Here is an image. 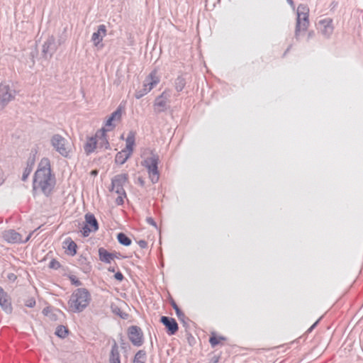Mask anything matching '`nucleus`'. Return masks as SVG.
<instances>
[{
	"mask_svg": "<svg viewBox=\"0 0 363 363\" xmlns=\"http://www.w3.org/2000/svg\"><path fill=\"white\" fill-rule=\"evenodd\" d=\"M53 184V177L51 174L50 161L48 158H43L38 167L33 179V189L40 190L44 193L50 191Z\"/></svg>",
	"mask_w": 363,
	"mask_h": 363,
	"instance_id": "f257e3e1",
	"label": "nucleus"
},
{
	"mask_svg": "<svg viewBox=\"0 0 363 363\" xmlns=\"http://www.w3.org/2000/svg\"><path fill=\"white\" fill-rule=\"evenodd\" d=\"M141 157V164L147 172L149 178L152 183L157 182L160 178L158 170L159 156L153 150L145 149Z\"/></svg>",
	"mask_w": 363,
	"mask_h": 363,
	"instance_id": "f03ea898",
	"label": "nucleus"
},
{
	"mask_svg": "<svg viewBox=\"0 0 363 363\" xmlns=\"http://www.w3.org/2000/svg\"><path fill=\"white\" fill-rule=\"evenodd\" d=\"M91 297L86 289H77L71 294L68 301V310L73 313L83 311L89 304Z\"/></svg>",
	"mask_w": 363,
	"mask_h": 363,
	"instance_id": "7ed1b4c3",
	"label": "nucleus"
},
{
	"mask_svg": "<svg viewBox=\"0 0 363 363\" xmlns=\"http://www.w3.org/2000/svg\"><path fill=\"white\" fill-rule=\"evenodd\" d=\"M128 176L127 174H121L116 175L112 179L111 191L115 192L118 196L116 199L117 205H122L124 203V199L126 197L123 186L128 182Z\"/></svg>",
	"mask_w": 363,
	"mask_h": 363,
	"instance_id": "20e7f679",
	"label": "nucleus"
},
{
	"mask_svg": "<svg viewBox=\"0 0 363 363\" xmlns=\"http://www.w3.org/2000/svg\"><path fill=\"white\" fill-rule=\"evenodd\" d=\"M51 143L55 150L63 157H69L72 151V145L60 135H53L51 139Z\"/></svg>",
	"mask_w": 363,
	"mask_h": 363,
	"instance_id": "39448f33",
	"label": "nucleus"
},
{
	"mask_svg": "<svg viewBox=\"0 0 363 363\" xmlns=\"http://www.w3.org/2000/svg\"><path fill=\"white\" fill-rule=\"evenodd\" d=\"M160 80L157 70H153L144 82L143 93H137L135 95L136 98L140 99L143 95L150 92L160 82Z\"/></svg>",
	"mask_w": 363,
	"mask_h": 363,
	"instance_id": "423d86ee",
	"label": "nucleus"
},
{
	"mask_svg": "<svg viewBox=\"0 0 363 363\" xmlns=\"http://www.w3.org/2000/svg\"><path fill=\"white\" fill-rule=\"evenodd\" d=\"M308 9L304 6H299L297 9V25L296 33L298 35L301 31H304L308 26Z\"/></svg>",
	"mask_w": 363,
	"mask_h": 363,
	"instance_id": "0eeeda50",
	"label": "nucleus"
},
{
	"mask_svg": "<svg viewBox=\"0 0 363 363\" xmlns=\"http://www.w3.org/2000/svg\"><path fill=\"white\" fill-rule=\"evenodd\" d=\"M15 98V91L6 83L0 84V110Z\"/></svg>",
	"mask_w": 363,
	"mask_h": 363,
	"instance_id": "6e6552de",
	"label": "nucleus"
},
{
	"mask_svg": "<svg viewBox=\"0 0 363 363\" xmlns=\"http://www.w3.org/2000/svg\"><path fill=\"white\" fill-rule=\"evenodd\" d=\"M99 229V224L95 216L91 213L85 215V223L82 228L83 235L86 237L91 233L96 232Z\"/></svg>",
	"mask_w": 363,
	"mask_h": 363,
	"instance_id": "1a4fd4ad",
	"label": "nucleus"
},
{
	"mask_svg": "<svg viewBox=\"0 0 363 363\" xmlns=\"http://www.w3.org/2000/svg\"><path fill=\"white\" fill-rule=\"evenodd\" d=\"M128 337L130 342L136 346H140L143 342V335L141 329L132 326L128 330Z\"/></svg>",
	"mask_w": 363,
	"mask_h": 363,
	"instance_id": "9d476101",
	"label": "nucleus"
},
{
	"mask_svg": "<svg viewBox=\"0 0 363 363\" xmlns=\"http://www.w3.org/2000/svg\"><path fill=\"white\" fill-rule=\"evenodd\" d=\"M317 28L325 35H331L334 29L333 20L330 18L320 20L317 23Z\"/></svg>",
	"mask_w": 363,
	"mask_h": 363,
	"instance_id": "9b49d317",
	"label": "nucleus"
},
{
	"mask_svg": "<svg viewBox=\"0 0 363 363\" xmlns=\"http://www.w3.org/2000/svg\"><path fill=\"white\" fill-rule=\"evenodd\" d=\"M160 321L166 327L168 335H173L178 331L179 327L175 319L167 316H162Z\"/></svg>",
	"mask_w": 363,
	"mask_h": 363,
	"instance_id": "f8f14e48",
	"label": "nucleus"
},
{
	"mask_svg": "<svg viewBox=\"0 0 363 363\" xmlns=\"http://www.w3.org/2000/svg\"><path fill=\"white\" fill-rule=\"evenodd\" d=\"M122 116V109L121 107H118V109L114 111L111 116L108 118L106 122L104 128L106 132L112 130L115 125L113 123V121H120Z\"/></svg>",
	"mask_w": 363,
	"mask_h": 363,
	"instance_id": "ddd939ff",
	"label": "nucleus"
},
{
	"mask_svg": "<svg viewBox=\"0 0 363 363\" xmlns=\"http://www.w3.org/2000/svg\"><path fill=\"white\" fill-rule=\"evenodd\" d=\"M106 131L104 128L99 129L95 134L94 138H96V142L99 147L108 149L109 143L106 136Z\"/></svg>",
	"mask_w": 363,
	"mask_h": 363,
	"instance_id": "4468645a",
	"label": "nucleus"
},
{
	"mask_svg": "<svg viewBox=\"0 0 363 363\" xmlns=\"http://www.w3.org/2000/svg\"><path fill=\"white\" fill-rule=\"evenodd\" d=\"M106 35V28L104 25H100L97 31L94 32L91 36V40L95 46H98Z\"/></svg>",
	"mask_w": 363,
	"mask_h": 363,
	"instance_id": "2eb2a0df",
	"label": "nucleus"
},
{
	"mask_svg": "<svg viewBox=\"0 0 363 363\" xmlns=\"http://www.w3.org/2000/svg\"><path fill=\"white\" fill-rule=\"evenodd\" d=\"M0 306L6 312H11L12 307L6 293L0 287Z\"/></svg>",
	"mask_w": 363,
	"mask_h": 363,
	"instance_id": "dca6fc26",
	"label": "nucleus"
},
{
	"mask_svg": "<svg viewBox=\"0 0 363 363\" xmlns=\"http://www.w3.org/2000/svg\"><path fill=\"white\" fill-rule=\"evenodd\" d=\"M3 238L5 241L13 243L20 242L21 240L20 234L13 230L5 231L3 233Z\"/></svg>",
	"mask_w": 363,
	"mask_h": 363,
	"instance_id": "f3484780",
	"label": "nucleus"
},
{
	"mask_svg": "<svg viewBox=\"0 0 363 363\" xmlns=\"http://www.w3.org/2000/svg\"><path fill=\"white\" fill-rule=\"evenodd\" d=\"M99 255L100 260L106 263H110L112 260L117 257L116 253H111L103 247L99 248Z\"/></svg>",
	"mask_w": 363,
	"mask_h": 363,
	"instance_id": "a211bd4d",
	"label": "nucleus"
},
{
	"mask_svg": "<svg viewBox=\"0 0 363 363\" xmlns=\"http://www.w3.org/2000/svg\"><path fill=\"white\" fill-rule=\"evenodd\" d=\"M64 247L66 249V252L72 256L77 253V244L71 239L68 238L64 242Z\"/></svg>",
	"mask_w": 363,
	"mask_h": 363,
	"instance_id": "6ab92c4d",
	"label": "nucleus"
},
{
	"mask_svg": "<svg viewBox=\"0 0 363 363\" xmlns=\"http://www.w3.org/2000/svg\"><path fill=\"white\" fill-rule=\"evenodd\" d=\"M96 138L91 137L88 138L86 144L84 145V150L86 154L93 152L96 147H98Z\"/></svg>",
	"mask_w": 363,
	"mask_h": 363,
	"instance_id": "aec40b11",
	"label": "nucleus"
},
{
	"mask_svg": "<svg viewBox=\"0 0 363 363\" xmlns=\"http://www.w3.org/2000/svg\"><path fill=\"white\" fill-rule=\"evenodd\" d=\"M135 133L130 131L129 132L127 138L125 140V150H128L129 152H133V147L135 145Z\"/></svg>",
	"mask_w": 363,
	"mask_h": 363,
	"instance_id": "412c9836",
	"label": "nucleus"
},
{
	"mask_svg": "<svg viewBox=\"0 0 363 363\" xmlns=\"http://www.w3.org/2000/svg\"><path fill=\"white\" fill-rule=\"evenodd\" d=\"M35 155H33L32 157H30L28 159V163H27V166L25 168L24 172L23 173V176H22V179L23 181L26 180V179L28 178V177L29 176V174L32 172L33 167L34 164H35Z\"/></svg>",
	"mask_w": 363,
	"mask_h": 363,
	"instance_id": "4be33fe9",
	"label": "nucleus"
},
{
	"mask_svg": "<svg viewBox=\"0 0 363 363\" xmlns=\"http://www.w3.org/2000/svg\"><path fill=\"white\" fill-rule=\"evenodd\" d=\"M131 154L132 153L129 152L128 150H123L116 154L115 161L118 164H123L125 162Z\"/></svg>",
	"mask_w": 363,
	"mask_h": 363,
	"instance_id": "5701e85b",
	"label": "nucleus"
},
{
	"mask_svg": "<svg viewBox=\"0 0 363 363\" xmlns=\"http://www.w3.org/2000/svg\"><path fill=\"white\" fill-rule=\"evenodd\" d=\"M227 338L224 336L217 335L215 333H212L210 338L209 342L211 345L214 347L218 345H223Z\"/></svg>",
	"mask_w": 363,
	"mask_h": 363,
	"instance_id": "b1692460",
	"label": "nucleus"
},
{
	"mask_svg": "<svg viewBox=\"0 0 363 363\" xmlns=\"http://www.w3.org/2000/svg\"><path fill=\"white\" fill-rule=\"evenodd\" d=\"M117 239L120 244L125 246H129L132 243L131 240L123 233H119L117 235Z\"/></svg>",
	"mask_w": 363,
	"mask_h": 363,
	"instance_id": "393cba45",
	"label": "nucleus"
},
{
	"mask_svg": "<svg viewBox=\"0 0 363 363\" xmlns=\"http://www.w3.org/2000/svg\"><path fill=\"white\" fill-rule=\"evenodd\" d=\"M146 352L144 350L138 351L134 357L133 363H145Z\"/></svg>",
	"mask_w": 363,
	"mask_h": 363,
	"instance_id": "a878e982",
	"label": "nucleus"
},
{
	"mask_svg": "<svg viewBox=\"0 0 363 363\" xmlns=\"http://www.w3.org/2000/svg\"><path fill=\"white\" fill-rule=\"evenodd\" d=\"M55 334L60 337H65L68 334V330L65 326L60 325L57 328Z\"/></svg>",
	"mask_w": 363,
	"mask_h": 363,
	"instance_id": "bb28decb",
	"label": "nucleus"
},
{
	"mask_svg": "<svg viewBox=\"0 0 363 363\" xmlns=\"http://www.w3.org/2000/svg\"><path fill=\"white\" fill-rule=\"evenodd\" d=\"M172 306L173 308L175 310L177 317L179 319H182L184 317V314L180 311L178 306L174 302H172Z\"/></svg>",
	"mask_w": 363,
	"mask_h": 363,
	"instance_id": "cd10ccee",
	"label": "nucleus"
},
{
	"mask_svg": "<svg viewBox=\"0 0 363 363\" xmlns=\"http://www.w3.org/2000/svg\"><path fill=\"white\" fill-rule=\"evenodd\" d=\"M112 358L111 359V363H120L119 354L116 351V353L114 350L113 349L111 351Z\"/></svg>",
	"mask_w": 363,
	"mask_h": 363,
	"instance_id": "c85d7f7f",
	"label": "nucleus"
},
{
	"mask_svg": "<svg viewBox=\"0 0 363 363\" xmlns=\"http://www.w3.org/2000/svg\"><path fill=\"white\" fill-rule=\"evenodd\" d=\"M176 89L181 91L184 87V82L183 79L178 78L176 82Z\"/></svg>",
	"mask_w": 363,
	"mask_h": 363,
	"instance_id": "c756f323",
	"label": "nucleus"
},
{
	"mask_svg": "<svg viewBox=\"0 0 363 363\" xmlns=\"http://www.w3.org/2000/svg\"><path fill=\"white\" fill-rule=\"evenodd\" d=\"M162 96H163V94H162L160 96H159L156 101H155V106H159V107H164L166 104V101H164V100H162Z\"/></svg>",
	"mask_w": 363,
	"mask_h": 363,
	"instance_id": "7c9ffc66",
	"label": "nucleus"
},
{
	"mask_svg": "<svg viewBox=\"0 0 363 363\" xmlns=\"http://www.w3.org/2000/svg\"><path fill=\"white\" fill-rule=\"evenodd\" d=\"M49 267L54 269H57L60 267V264L56 259H52L49 263Z\"/></svg>",
	"mask_w": 363,
	"mask_h": 363,
	"instance_id": "2f4dec72",
	"label": "nucleus"
},
{
	"mask_svg": "<svg viewBox=\"0 0 363 363\" xmlns=\"http://www.w3.org/2000/svg\"><path fill=\"white\" fill-rule=\"evenodd\" d=\"M35 305V301L33 298L28 299L26 302V306L30 308L33 307Z\"/></svg>",
	"mask_w": 363,
	"mask_h": 363,
	"instance_id": "473e14b6",
	"label": "nucleus"
},
{
	"mask_svg": "<svg viewBox=\"0 0 363 363\" xmlns=\"http://www.w3.org/2000/svg\"><path fill=\"white\" fill-rule=\"evenodd\" d=\"M114 277L116 279H117L119 281H121L124 278L123 274L120 272H116L114 275Z\"/></svg>",
	"mask_w": 363,
	"mask_h": 363,
	"instance_id": "72a5a7b5",
	"label": "nucleus"
},
{
	"mask_svg": "<svg viewBox=\"0 0 363 363\" xmlns=\"http://www.w3.org/2000/svg\"><path fill=\"white\" fill-rule=\"evenodd\" d=\"M147 223H149L150 225H153L155 227H156V223L154 221L153 218H152L151 217H148L146 219Z\"/></svg>",
	"mask_w": 363,
	"mask_h": 363,
	"instance_id": "f704fd0d",
	"label": "nucleus"
},
{
	"mask_svg": "<svg viewBox=\"0 0 363 363\" xmlns=\"http://www.w3.org/2000/svg\"><path fill=\"white\" fill-rule=\"evenodd\" d=\"M140 245L142 247H145L146 246V242L145 241H140Z\"/></svg>",
	"mask_w": 363,
	"mask_h": 363,
	"instance_id": "c9c22d12",
	"label": "nucleus"
},
{
	"mask_svg": "<svg viewBox=\"0 0 363 363\" xmlns=\"http://www.w3.org/2000/svg\"><path fill=\"white\" fill-rule=\"evenodd\" d=\"M139 182L141 185H143L144 184V181L142 179H139Z\"/></svg>",
	"mask_w": 363,
	"mask_h": 363,
	"instance_id": "e433bc0d",
	"label": "nucleus"
},
{
	"mask_svg": "<svg viewBox=\"0 0 363 363\" xmlns=\"http://www.w3.org/2000/svg\"><path fill=\"white\" fill-rule=\"evenodd\" d=\"M108 270L111 271V272H113L115 271L113 268V269L109 268Z\"/></svg>",
	"mask_w": 363,
	"mask_h": 363,
	"instance_id": "4c0bfd02",
	"label": "nucleus"
},
{
	"mask_svg": "<svg viewBox=\"0 0 363 363\" xmlns=\"http://www.w3.org/2000/svg\"><path fill=\"white\" fill-rule=\"evenodd\" d=\"M92 174H96V171H93Z\"/></svg>",
	"mask_w": 363,
	"mask_h": 363,
	"instance_id": "58836bf2",
	"label": "nucleus"
}]
</instances>
